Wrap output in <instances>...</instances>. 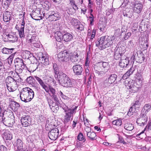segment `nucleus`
Here are the masks:
<instances>
[{
    "label": "nucleus",
    "instance_id": "obj_39",
    "mask_svg": "<svg viewBox=\"0 0 151 151\" xmlns=\"http://www.w3.org/2000/svg\"><path fill=\"white\" fill-rule=\"evenodd\" d=\"M15 145L17 148H20L21 147H23V143L22 140L19 139L17 138L15 142Z\"/></svg>",
    "mask_w": 151,
    "mask_h": 151
},
{
    "label": "nucleus",
    "instance_id": "obj_12",
    "mask_svg": "<svg viewBox=\"0 0 151 151\" xmlns=\"http://www.w3.org/2000/svg\"><path fill=\"white\" fill-rule=\"evenodd\" d=\"M105 39V36H103L100 38H98L97 41L96 42V46L97 47H99L101 49L106 47Z\"/></svg>",
    "mask_w": 151,
    "mask_h": 151
},
{
    "label": "nucleus",
    "instance_id": "obj_44",
    "mask_svg": "<svg viewBox=\"0 0 151 151\" xmlns=\"http://www.w3.org/2000/svg\"><path fill=\"white\" fill-rule=\"evenodd\" d=\"M34 79L31 76L28 77L26 79V81L28 84L31 85H32V84H33V82H34Z\"/></svg>",
    "mask_w": 151,
    "mask_h": 151
},
{
    "label": "nucleus",
    "instance_id": "obj_8",
    "mask_svg": "<svg viewBox=\"0 0 151 151\" xmlns=\"http://www.w3.org/2000/svg\"><path fill=\"white\" fill-rule=\"evenodd\" d=\"M21 122L23 127H27L32 124V119L29 115H23L21 117Z\"/></svg>",
    "mask_w": 151,
    "mask_h": 151
},
{
    "label": "nucleus",
    "instance_id": "obj_61",
    "mask_svg": "<svg viewBox=\"0 0 151 151\" xmlns=\"http://www.w3.org/2000/svg\"><path fill=\"white\" fill-rule=\"evenodd\" d=\"M12 1V0H3L2 2H6L4 4L8 5L10 4Z\"/></svg>",
    "mask_w": 151,
    "mask_h": 151
},
{
    "label": "nucleus",
    "instance_id": "obj_13",
    "mask_svg": "<svg viewBox=\"0 0 151 151\" xmlns=\"http://www.w3.org/2000/svg\"><path fill=\"white\" fill-rule=\"evenodd\" d=\"M71 24L77 29L81 31L83 29V26L80 24L79 21L76 19L72 18L70 22Z\"/></svg>",
    "mask_w": 151,
    "mask_h": 151
},
{
    "label": "nucleus",
    "instance_id": "obj_36",
    "mask_svg": "<svg viewBox=\"0 0 151 151\" xmlns=\"http://www.w3.org/2000/svg\"><path fill=\"white\" fill-rule=\"evenodd\" d=\"M142 58L143 60V58L142 56H141L139 57L138 56V53L136 52H133L132 56L131 57V59L132 60V61H134V60H139Z\"/></svg>",
    "mask_w": 151,
    "mask_h": 151
},
{
    "label": "nucleus",
    "instance_id": "obj_60",
    "mask_svg": "<svg viewBox=\"0 0 151 151\" xmlns=\"http://www.w3.org/2000/svg\"><path fill=\"white\" fill-rule=\"evenodd\" d=\"M47 99L48 101L49 106L51 105V104L53 102V100L50 98H47Z\"/></svg>",
    "mask_w": 151,
    "mask_h": 151
},
{
    "label": "nucleus",
    "instance_id": "obj_26",
    "mask_svg": "<svg viewBox=\"0 0 151 151\" xmlns=\"http://www.w3.org/2000/svg\"><path fill=\"white\" fill-rule=\"evenodd\" d=\"M55 78L57 79H58V81H59L60 79L62 81H64V79L67 78V76L64 73H58L55 75Z\"/></svg>",
    "mask_w": 151,
    "mask_h": 151
},
{
    "label": "nucleus",
    "instance_id": "obj_27",
    "mask_svg": "<svg viewBox=\"0 0 151 151\" xmlns=\"http://www.w3.org/2000/svg\"><path fill=\"white\" fill-rule=\"evenodd\" d=\"M151 108V106L150 104H145L142 109L141 113L147 115V113L150 110Z\"/></svg>",
    "mask_w": 151,
    "mask_h": 151
},
{
    "label": "nucleus",
    "instance_id": "obj_33",
    "mask_svg": "<svg viewBox=\"0 0 151 151\" xmlns=\"http://www.w3.org/2000/svg\"><path fill=\"white\" fill-rule=\"evenodd\" d=\"M63 84H67V85H72L74 84L75 81L73 80H71L68 78H65V79H64V81H62Z\"/></svg>",
    "mask_w": 151,
    "mask_h": 151
},
{
    "label": "nucleus",
    "instance_id": "obj_64",
    "mask_svg": "<svg viewBox=\"0 0 151 151\" xmlns=\"http://www.w3.org/2000/svg\"><path fill=\"white\" fill-rule=\"evenodd\" d=\"M72 6L73 9L75 11L77 10L78 9V8L77 6L75 4H73Z\"/></svg>",
    "mask_w": 151,
    "mask_h": 151
},
{
    "label": "nucleus",
    "instance_id": "obj_43",
    "mask_svg": "<svg viewBox=\"0 0 151 151\" xmlns=\"http://www.w3.org/2000/svg\"><path fill=\"white\" fill-rule=\"evenodd\" d=\"M112 124L117 126H120L122 124V120L120 119L114 120L113 121Z\"/></svg>",
    "mask_w": 151,
    "mask_h": 151
},
{
    "label": "nucleus",
    "instance_id": "obj_53",
    "mask_svg": "<svg viewBox=\"0 0 151 151\" xmlns=\"http://www.w3.org/2000/svg\"><path fill=\"white\" fill-rule=\"evenodd\" d=\"M138 27V24L137 23H134L132 25V29L133 31H136L137 30Z\"/></svg>",
    "mask_w": 151,
    "mask_h": 151
},
{
    "label": "nucleus",
    "instance_id": "obj_63",
    "mask_svg": "<svg viewBox=\"0 0 151 151\" xmlns=\"http://www.w3.org/2000/svg\"><path fill=\"white\" fill-rule=\"evenodd\" d=\"M150 126H151V121L150 122H148L147 124V125L145 129V130L147 129H149Z\"/></svg>",
    "mask_w": 151,
    "mask_h": 151
},
{
    "label": "nucleus",
    "instance_id": "obj_31",
    "mask_svg": "<svg viewBox=\"0 0 151 151\" xmlns=\"http://www.w3.org/2000/svg\"><path fill=\"white\" fill-rule=\"evenodd\" d=\"M42 64L45 66H47L49 65L50 61L49 59V57L48 55H45L44 58H43L41 61H39Z\"/></svg>",
    "mask_w": 151,
    "mask_h": 151
},
{
    "label": "nucleus",
    "instance_id": "obj_47",
    "mask_svg": "<svg viewBox=\"0 0 151 151\" xmlns=\"http://www.w3.org/2000/svg\"><path fill=\"white\" fill-rule=\"evenodd\" d=\"M6 87L8 90L10 92L14 91L17 89V86H6Z\"/></svg>",
    "mask_w": 151,
    "mask_h": 151
},
{
    "label": "nucleus",
    "instance_id": "obj_16",
    "mask_svg": "<svg viewBox=\"0 0 151 151\" xmlns=\"http://www.w3.org/2000/svg\"><path fill=\"white\" fill-rule=\"evenodd\" d=\"M87 137L91 140H93L96 139V134L93 132H91V129L88 127H87L85 128Z\"/></svg>",
    "mask_w": 151,
    "mask_h": 151
},
{
    "label": "nucleus",
    "instance_id": "obj_38",
    "mask_svg": "<svg viewBox=\"0 0 151 151\" xmlns=\"http://www.w3.org/2000/svg\"><path fill=\"white\" fill-rule=\"evenodd\" d=\"M124 128L127 130L131 131L133 129L134 127L132 124L128 122L124 124Z\"/></svg>",
    "mask_w": 151,
    "mask_h": 151
},
{
    "label": "nucleus",
    "instance_id": "obj_10",
    "mask_svg": "<svg viewBox=\"0 0 151 151\" xmlns=\"http://www.w3.org/2000/svg\"><path fill=\"white\" fill-rule=\"evenodd\" d=\"M58 60L61 62H67L69 60V55L66 51L59 52L58 54Z\"/></svg>",
    "mask_w": 151,
    "mask_h": 151
},
{
    "label": "nucleus",
    "instance_id": "obj_17",
    "mask_svg": "<svg viewBox=\"0 0 151 151\" xmlns=\"http://www.w3.org/2000/svg\"><path fill=\"white\" fill-rule=\"evenodd\" d=\"M128 58L126 56L121 58L119 62V65L122 68L126 67L129 64Z\"/></svg>",
    "mask_w": 151,
    "mask_h": 151
},
{
    "label": "nucleus",
    "instance_id": "obj_35",
    "mask_svg": "<svg viewBox=\"0 0 151 151\" xmlns=\"http://www.w3.org/2000/svg\"><path fill=\"white\" fill-rule=\"evenodd\" d=\"M17 82V81H15L14 79L12 77L8 76L6 79V85L11 84L13 83H16V84L17 85L18 84Z\"/></svg>",
    "mask_w": 151,
    "mask_h": 151
},
{
    "label": "nucleus",
    "instance_id": "obj_50",
    "mask_svg": "<svg viewBox=\"0 0 151 151\" xmlns=\"http://www.w3.org/2000/svg\"><path fill=\"white\" fill-rule=\"evenodd\" d=\"M15 72H16L15 71ZM18 74L16 72L15 73L13 71H11L9 72L8 73V75L9 76H10L13 77H16L17 76H18Z\"/></svg>",
    "mask_w": 151,
    "mask_h": 151
},
{
    "label": "nucleus",
    "instance_id": "obj_34",
    "mask_svg": "<svg viewBox=\"0 0 151 151\" xmlns=\"http://www.w3.org/2000/svg\"><path fill=\"white\" fill-rule=\"evenodd\" d=\"M78 54L76 53L70 56V60L73 63H77L79 61L78 58Z\"/></svg>",
    "mask_w": 151,
    "mask_h": 151
},
{
    "label": "nucleus",
    "instance_id": "obj_28",
    "mask_svg": "<svg viewBox=\"0 0 151 151\" xmlns=\"http://www.w3.org/2000/svg\"><path fill=\"white\" fill-rule=\"evenodd\" d=\"M55 36L56 40L58 42H60L63 40V35L60 31H57L56 32Z\"/></svg>",
    "mask_w": 151,
    "mask_h": 151
},
{
    "label": "nucleus",
    "instance_id": "obj_7",
    "mask_svg": "<svg viewBox=\"0 0 151 151\" xmlns=\"http://www.w3.org/2000/svg\"><path fill=\"white\" fill-rule=\"evenodd\" d=\"M148 117L147 115L141 113L140 116L137 118L136 122L140 126H144L147 123Z\"/></svg>",
    "mask_w": 151,
    "mask_h": 151
},
{
    "label": "nucleus",
    "instance_id": "obj_15",
    "mask_svg": "<svg viewBox=\"0 0 151 151\" xmlns=\"http://www.w3.org/2000/svg\"><path fill=\"white\" fill-rule=\"evenodd\" d=\"M30 15L32 18L36 20H40L42 19L40 14V10L39 9L33 11Z\"/></svg>",
    "mask_w": 151,
    "mask_h": 151
},
{
    "label": "nucleus",
    "instance_id": "obj_48",
    "mask_svg": "<svg viewBox=\"0 0 151 151\" xmlns=\"http://www.w3.org/2000/svg\"><path fill=\"white\" fill-rule=\"evenodd\" d=\"M137 81H138L139 83H142L143 78L142 76L139 73H138L137 75Z\"/></svg>",
    "mask_w": 151,
    "mask_h": 151
},
{
    "label": "nucleus",
    "instance_id": "obj_55",
    "mask_svg": "<svg viewBox=\"0 0 151 151\" xmlns=\"http://www.w3.org/2000/svg\"><path fill=\"white\" fill-rule=\"evenodd\" d=\"M35 79L39 83L40 85H44V83L43 80L37 76H35Z\"/></svg>",
    "mask_w": 151,
    "mask_h": 151
},
{
    "label": "nucleus",
    "instance_id": "obj_25",
    "mask_svg": "<svg viewBox=\"0 0 151 151\" xmlns=\"http://www.w3.org/2000/svg\"><path fill=\"white\" fill-rule=\"evenodd\" d=\"M135 70L134 68L131 67L127 72L124 74L122 77L123 79H125L128 78L133 73Z\"/></svg>",
    "mask_w": 151,
    "mask_h": 151
},
{
    "label": "nucleus",
    "instance_id": "obj_46",
    "mask_svg": "<svg viewBox=\"0 0 151 151\" xmlns=\"http://www.w3.org/2000/svg\"><path fill=\"white\" fill-rule=\"evenodd\" d=\"M91 16L88 17V20L90 22V24L92 25L93 24V22L94 21V17L92 13L90 14Z\"/></svg>",
    "mask_w": 151,
    "mask_h": 151
},
{
    "label": "nucleus",
    "instance_id": "obj_5",
    "mask_svg": "<svg viewBox=\"0 0 151 151\" xmlns=\"http://www.w3.org/2000/svg\"><path fill=\"white\" fill-rule=\"evenodd\" d=\"M15 66L16 67V72L17 73H20L22 72L23 70L26 68V65L23 63L22 59L17 58L14 60Z\"/></svg>",
    "mask_w": 151,
    "mask_h": 151
},
{
    "label": "nucleus",
    "instance_id": "obj_62",
    "mask_svg": "<svg viewBox=\"0 0 151 151\" xmlns=\"http://www.w3.org/2000/svg\"><path fill=\"white\" fill-rule=\"evenodd\" d=\"M6 148L3 145H1L0 146V150L1 151H4L6 150Z\"/></svg>",
    "mask_w": 151,
    "mask_h": 151
},
{
    "label": "nucleus",
    "instance_id": "obj_58",
    "mask_svg": "<svg viewBox=\"0 0 151 151\" xmlns=\"http://www.w3.org/2000/svg\"><path fill=\"white\" fill-rule=\"evenodd\" d=\"M53 112H56L59 109V108L58 106H56L55 107H54L50 108Z\"/></svg>",
    "mask_w": 151,
    "mask_h": 151
},
{
    "label": "nucleus",
    "instance_id": "obj_19",
    "mask_svg": "<svg viewBox=\"0 0 151 151\" xmlns=\"http://www.w3.org/2000/svg\"><path fill=\"white\" fill-rule=\"evenodd\" d=\"M117 76L114 74H111L108 78L106 79L104 81V84H111L115 81Z\"/></svg>",
    "mask_w": 151,
    "mask_h": 151
},
{
    "label": "nucleus",
    "instance_id": "obj_14",
    "mask_svg": "<svg viewBox=\"0 0 151 151\" xmlns=\"http://www.w3.org/2000/svg\"><path fill=\"white\" fill-rule=\"evenodd\" d=\"M133 5L132 10L133 12L138 14L140 13L143 7L142 4L139 1H136Z\"/></svg>",
    "mask_w": 151,
    "mask_h": 151
},
{
    "label": "nucleus",
    "instance_id": "obj_45",
    "mask_svg": "<svg viewBox=\"0 0 151 151\" xmlns=\"http://www.w3.org/2000/svg\"><path fill=\"white\" fill-rule=\"evenodd\" d=\"M77 139L79 141H83V142L86 140L85 138L83 137V134L81 132H80L79 134L77 136Z\"/></svg>",
    "mask_w": 151,
    "mask_h": 151
},
{
    "label": "nucleus",
    "instance_id": "obj_6",
    "mask_svg": "<svg viewBox=\"0 0 151 151\" xmlns=\"http://www.w3.org/2000/svg\"><path fill=\"white\" fill-rule=\"evenodd\" d=\"M24 14L23 15L21 24H17L15 27V28L18 30L19 36L21 38L24 37L25 36L24 33V28L25 24L24 20Z\"/></svg>",
    "mask_w": 151,
    "mask_h": 151
},
{
    "label": "nucleus",
    "instance_id": "obj_21",
    "mask_svg": "<svg viewBox=\"0 0 151 151\" xmlns=\"http://www.w3.org/2000/svg\"><path fill=\"white\" fill-rule=\"evenodd\" d=\"M2 137L4 139L11 140L12 138V135L9 130H5L2 134Z\"/></svg>",
    "mask_w": 151,
    "mask_h": 151
},
{
    "label": "nucleus",
    "instance_id": "obj_42",
    "mask_svg": "<svg viewBox=\"0 0 151 151\" xmlns=\"http://www.w3.org/2000/svg\"><path fill=\"white\" fill-rule=\"evenodd\" d=\"M124 35V37H123V40H127L131 36V33L130 32H127V33H125V32H122V34H121L120 35L121 37H122V36L123 35Z\"/></svg>",
    "mask_w": 151,
    "mask_h": 151
},
{
    "label": "nucleus",
    "instance_id": "obj_2",
    "mask_svg": "<svg viewBox=\"0 0 151 151\" xmlns=\"http://www.w3.org/2000/svg\"><path fill=\"white\" fill-rule=\"evenodd\" d=\"M110 68V65L106 62H101L97 64L94 67L96 73L100 76H103Z\"/></svg>",
    "mask_w": 151,
    "mask_h": 151
},
{
    "label": "nucleus",
    "instance_id": "obj_51",
    "mask_svg": "<svg viewBox=\"0 0 151 151\" xmlns=\"http://www.w3.org/2000/svg\"><path fill=\"white\" fill-rule=\"evenodd\" d=\"M55 75L58 73V67L56 63H54L53 65Z\"/></svg>",
    "mask_w": 151,
    "mask_h": 151
},
{
    "label": "nucleus",
    "instance_id": "obj_56",
    "mask_svg": "<svg viewBox=\"0 0 151 151\" xmlns=\"http://www.w3.org/2000/svg\"><path fill=\"white\" fill-rule=\"evenodd\" d=\"M45 55H44L42 52H40L38 54L37 58L39 60V61L41 60L45 57Z\"/></svg>",
    "mask_w": 151,
    "mask_h": 151
},
{
    "label": "nucleus",
    "instance_id": "obj_3",
    "mask_svg": "<svg viewBox=\"0 0 151 151\" xmlns=\"http://www.w3.org/2000/svg\"><path fill=\"white\" fill-rule=\"evenodd\" d=\"M10 112L7 111H4V115L2 116L1 121L6 126L12 127L15 122L14 117L11 115Z\"/></svg>",
    "mask_w": 151,
    "mask_h": 151
},
{
    "label": "nucleus",
    "instance_id": "obj_41",
    "mask_svg": "<svg viewBox=\"0 0 151 151\" xmlns=\"http://www.w3.org/2000/svg\"><path fill=\"white\" fill-rule=\"evenodd\" d=\"M141 105V103L139 100H137L135 101L134 103L132 105L133 107L138 110L140 108Z\"/></svg>",
    "mask_w": 151,
    "mask_h": 151
},
{
    "label": "nucleus",
    "instance_id": "obj_54",
    "mask_svg": "<svg viewBox=\"0 0 151 151\" xmlns=\"http://www.w3.org/2000/svg\"><path fill=\"white\" fill-rule=\"evenodd\" d=\"M129 89H131V90L134 93L138 90V88L136 86H129Z\"/></svg>",
    "mask_w": 151,
    "mask_h": 151
},
{
    "label": "nucleus",
    "instance_id": "obj_49",
    "mask_svg": "<svg viewBox=\"0 0 151 151\" xmlns=\"http://www.w3.org/2000/svg\"><path fill=\"white\" fill-rule=\"evenodd\" d=\"M117 135L118 136V138L119 142L124 145H126L127 143L125 142L123 138L119 134H117Z\"/></svg>",
    "mask_w": 151,
    "mask_h": 151
},
{
    "label": "nucleus",
    "instance_id": "obj_4",
    "mask_svg": "<svg viewBox=\"0 0 151 151\" xmlns=\"http://www.w3.org/2000/svg\"><path fill=\"white\" fill-rule=\"evenodd\" d=\"M78 106H74L70 108L64 109V111L65 113V116L64 122L65 123L70 121L72 115L76 113Z\"/></svg>",
    "mask_w": 151,
    "mask_h": 151
},
{
    "label": "nucleus",
    "instance_id": "obj_52",
    "mask_svg": "<svg viewBox=\"0 0 151 151\" xmlns=\"http://www.w3.org/2000/svg\"><path fill=\"white\" fill-rule=\"evenodd\" d=\"M39 40L38 37L37 36H35V35H33L31 37V38L29 39V42L31 43H32V42L33 41H34L35 40Z\"/></svg>",
    "mask_w": 151,
    "mask_h": 151
},
{
    "label": "nucleus",
    "instance_id": "obj_9",
    "mask_svg": "<svg viewBox=\"0 0 151 151\" xmlns=\"http://www.w3.org/2000/svg\"><path fill=\"white\" fill-rule=\"evenodd\" d=\"M41 86L47 92L49 93V91H50L52 94V96L54 100L58 102L59 101L58 99L57 96L55 95V91L54 88L51 87L50 86Z\"/></svg>",
    "mask_w": 151,
    "mask_h": 151
},
{
    "label": "nucleus",
    "instance_id": "obj_30",
    "mask_svg": "<svg viewBox=\"0 0 151 151\" xmlns=\"http://www.w3.org/2000/svg\"><path fill=\"white\" fill-rule=\"evenodd\" d=\"M10 106L13 110L15 111H17L20 107L19 103L15 102H12L10 104Z\"/></svg>",
    "mask_w": 151,
    "mask_h": 151
},
{
    "label": "nucleus",
    "instance_id": "obj_59",
    "mask_svg": "<svg viewBox=\"0 0 151 151\" xmlns=\"http://www.w3.org/2000/svg\"><path fill=\"white\" fill-rule=\"evenodd\" d=\"M40 42L38 41L36 42H35L34 45H33L32 46L35 47L36 48H39L40 47Z\"/></svg>",
    "mask_w": 151,
    "mask_h": 151
},
{
    "label": "nucleus",
    "instance_id": "obj_20",
    "mask_svg": "<svg viewBox=\"0 0 151 151\" xmlns=\"http://www.w3.org/2000/svg\"><path fill=\"white\" fill-rule=\"evenodd\" d=\"M106 36V47H108L111 45L113 42L114 40L115 39V37L114 36Z\"/></svg>",
    "mask_w": 151,
    "mask_h": 151
},
{
    "label": "nucleus",
    "instance_id": "obj_18",
    "mask_svg": "<svg viewBox=\"0 0 151 151\" xmlns=\"http://www.w3.org/2000/svg\"><path fill=\"white\" fill-rule=\"evenodd\" d=\"M73 69L74 73L77 75H81L83 70L82 66L79 65L74 66Z\"/></svg>",
    "mask_w": 151,
    "mask_h": 151
},
{
    "label": "nucleus",
    "instance_id": "obj_1",
    "mask_svg": "<svg viewBox=\"0 0 151 151\" xmlns=\"http://www.w3.org/2000/svg\"><path fill=\"white\" fill-rule=\"evenodd\" d=\"M34 96L33 90L28 87H26L22 89L20 97L22 101L27 102L31 100Z\"/></svg>",
    "mask_w": 151,
    "mask_h": 151
},
{
    "label": "nucleus",
    "instance_id": "obj_11",
    "mask_svg": "<svg viewBox=\"0 0 151 151\" xmlns=\"http://www.w3.org/2000/svg\"><path fill=\"white\" fill-rule=\"evenodd\" d=\"M59 133V130L57 128H55L51 130L48 133V136L50 139L55 140L58 137Z\"/></svg>",
    "mask_w": 151,
    "mask_h": 151
},
{
    "label": "nucleus",
    "instance_id": "obj_24",
    "mask_svg": "<svg viewBox=\"0 0 151 151\" xmlns=\"http://www.w3.org/2000/svg\"><path fill=\"white\" fill-rule=\"evenodd\" d=\"M59 17V15L57 12H52L47 18L49 21H56L57 18Z\"/></svg>",
    "mask_w": 151,
    "mask_h": 151
},
{
    "label": "nucleus",
    "instance_id": "obj_29",
    "mask_svg": "<svg viewBox=\"0 0 151 151\" xmlns=\"http://www.w3.org/2000/svg\"><path fill=\"white\" fill-rule=\"evenodd\" d=\"M63 40L66 42H69L73 39L72 35L69 33H67L63 35Z\"/></svg>",
    "mask_w": 151,
    "mask_h": 151
},
{
    "label": "nucleus",
    "instance_id": "obj_37",
    "mask_svg": "<svg viewBox=\"0 0 151 151\" xmlns=\"http://www.w3.org/2000/svg\"><path fill=\"white\" fill-rule=\"evenodd\" d=\"M14 48H8L4 47L1 50V52L3 54H9L12 52L14 50Z\"/></svg>",
    "mask_w": 151,
    "mask_h": 151
},
{
    "label": "nucleus",
    "instance_id": "obj_57",
    "mask_svg": "<svg viewBox=\"0 0 151 151\" xmlns=\"http://www.w3.org/2000/svg\"><path fill=\"white\" fill-rule=\"evenodd\" d=\"M14 55L12 54L10 55L8 58V63L9 64H11L14 57Z\"/></svg>",
    "mask_w": 151,
    "mask_h": 151
},
{
    "label": "nucleus",
    "instance_id": "obj_40",
    "mask_svg": "<svg viewBox=\"0 0 151 151\" xmlns=\"http://www.w3.org/2000/svg\"><path fill=\"white\" fill-rule=\"evenodd\" d=\"M137 110L136 109L133 107L132 106L129 109V110L127 113V115L129 116H131L134 113L137 112Z\"/></svg>",
    "mask_w": 151,
    "mask_h": 151
},
{
    "label": "nucleus",
    "instance_id": "obj_23",
    "mask_svg": "<svg viewBox=\"0 0 151 151\" xmlns=\"http://www.w3.org/2000/svg\"><path fill=\"white\" fill-rule=\"evenodd\" d=\"M122 48H119V50H116L114 53V58L116 60H119L120 58H122V56L123 55V53H124L125 51L124 50H123V51H121Z\"/></svg>",
    "mask_w": 151,
    "mask_h": 151
},
{
    "label": "nucleus",
    "instance_id": "obj_22",
    "mask_svg": "<svg viewBox=\"0 0 151 151\" xmlns=\"http://www.w3.org/2000/svg\"><path fill=\"white\" fill-rule=\"evenodd\" d=\"M8 40L12 42L17 41L18 40V37L14 33H11L6 35Z\"/></svg>",
    "mask_w": 151,
    "mask_h": 151
},
{
    "label": "nucleus",
    "instance_id": "obj_32",
    "mask_svg": "<svg viewBox=\"0 0 151 151\" xmlns=\"http://www.w3.org/2000/svg\"><path fill=\"white\" fill-rule=\"evenodd\" d=\"M11 14L8 12H5L3 14V20L6 22H9L11 20Z\"/></svg>",
    "mask_w": 151,
    "mask_h": 151
}]
</instances>
